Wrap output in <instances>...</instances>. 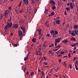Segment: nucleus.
<instances>
[{"mask_svg":"<svg viewBox=\"0 0 78 78\" xmlns=\"http://www.w3.org/2000/svg\"><path fill=\"white\" fill-rule=\"evenodd\" d=\"M23 2L25 5H28V3H29L28 0H23Z\"/></svg>","mask_w":78,"mask_h":78,"instance_id":"nucleus-6","label":"nucleus"},{"mask_svg":"<svg viewBox=\"0 0 78 78\" xmlns=\"http://www.w3.org/2000/svg\"><path fill=\"white\" fill-rule=\"evenodd\" d=\"M60 51L59 50L57 52L56 54H58V53H59V52Z\"/></svg>","mask_w":78,"mask_h":78,"instance_id":"nucleus-60","label":"nucleus"},{"mask_svg":"<svg viewBox=\"0 0 78 78\" xmlns=\"http://www.w3.org/2000/svg\"><path fill=\"white\" fill-rule=\"evenodd\" d=\"M69 24H68L66 26V28H69Z\"/></svg>","mask_w":78,"mask_h":78,"instance_id":"nucleus-55","label":"nucleus"},{"mask_svg":"<svg viewBox=\"0 0 78 78\" xmlns=\"http://www.w3.org/2000/svg\"><path fill=\"white\" fill-rule=\"evenodd\" d=\"M59 69V68L58 67L56 69H55V72H57V70H58Z\"/></svg>","mask_w":78,"mask_h":78,"instance_id":"nucleus-32","label":"nucleus"},{"mask_svg":"<svg viewBox=\"0 0 78 78\" xmlns=\"http://www.w3.org/2000/svg\"><path fill=\"white\" fill-rule=\"evenodd\" d=\"M20 23H23V20H21Z\"/></svg>","mask_w":78,"mask_h":78,"instance_id":"nucleus-38","label":"nucleus"},{"mask_svg":"<svg viewBox=\"0 0 78 78\" xmlns=\"http://www.w3.org/2000/svg\"><path fill=\"white\" fill-rule=\"evenodd\" d=\"M37 31H38L39 33V35H41V33L42 32V30H41V29H38L36 31V32H37Z\"/></svg>","mask_w":78,"mask_h":78,"instance_id":"nucleus-7","label":"nucleus"},{"mask_svg":"<svg viewBox=\"0 0 78 78\" xmlns=\"http://www.w3.org/2000/svg\"><path fill=\"white\" fill-rule=\"evenodd\" d=\"M20 28H21V30H23V34H24V33H25V28L24 27L22 26Z\"/></svg>","mask_w":78,"mask_h":78,"instance_id":"nucleus-4","label":"nucleus"},{"mask_svg":"<svg viewBox=\"0 0 78 78\" xmlns=\"http://www.w3.org/2000/svg\"><path fill=\"white\" fill-rule=\"evenodd\" d=\"M18 33H19L18 34L19 36H22V35L23 34H22V32L21 31L19 30V31Z\"/></svg>","mask_w":78,"mask_h":78,"instance_id":"nucleus-11","label":"nucleus"},{"mask_svg":"<svg viewBox=\"0 0 78 78\" xmlns=\"http://www.w3.org/2000/svg\"><path fill=\"white\" fill-rule=\"evenodd\" d=\"M28 59V57L27 56H26V57L25 58H24V61H27V59Z\"/></svg>","mask_w":78,"mask_h":78,"instance_id":"nucleus-24","label":"nucleus"},{"mask_svg":"<svg viewBox=\"0 0 78 78\" xmlns=\"http://www.w3.org/2000/svg\"><path fill=\"white\" fill-rule=\"evenodd\" d=\"M68 57L69 58H70L71 57V55H70V53H69L68 54Z\"/></svg>","mask_w":78,"mask_h":78,"instance_id":"nucleus-41","label":"nucleus"},{"mask_svg":"<svg viewBox=\"0 0 78 78\" xmlns=\"http://www.w3.org/2000/svg\"><path fill=\"white\" fill-rule=\"evenodd\" d=\"M18 25L17 24H13L12 25V28L13 29L15 28V29H18Z\"/></svg>","mask_w":78,"mask_h":78,"instance_id":"nucleus-3","label":"nucleus"},{"mask_svg":"<svg viewBox=\"0 0 78 78\" xmlns=\"http://www.w3.org/2000/svg\"><path fill=\"white\" fill-rule=\"evenodd\" d=\"M66 9L67 11H69V9H70V8L69 7H67L66 8Z\"/></svg>","mask_w":78,"mask_h":78,"instance_id":"nucleus-31","label":"nucleus"},{"mask_svg":"<svg viewBox=\"0 0 78 78\" xmlns=\"http://www.w3.org/2000/svg\"><path fill=\"white\" fill-rule=\"evenodd\" d=\"M70 40L72 41H76V38H74L73 37H72L70 38Z\"/></svg>","mask_w":78,"mask_h":78,"instance_id":"nucleus-13","label":"nucleus"},{"mask_svg":"<svg viewBox=\"0 0 78 78\" xmlns=\"http://www.w3.org/2000/svg\"><path fill=\"white\" fill-rule=\"evenodd\" d=\"M71 46H72V47H75V46H76V45H73V44H71Z\"/></svg>","mask_w":78,"mask_h":78,"instance_id":"nucleus-48","label":"nucleus"},{"mask_svg":"<svg viewBox=\"0 0 78 78\" xmlns=\"http://www.w3.org/2000/svg\"><path fill=\"white\" fill-rule=\"evenodd\" d=\"M55 22L56 24H57V25H59L61 23V21L59 20H56Z\"/></svg>","mask_w":78,"mask_h":78,"instance_id":"nucleus-8","label":"nucleus"},{"mask_svg":"<svg viewBox=\"0 0 78 78\" xmlns=\"http://www.w3.org/2000/svg\"><path fill=\"white\" fill-rule=\"evenodd\" d=\"M36 12H37V9H36L34 10V14H36Z\"/></svg>","mask_w":78,"mask_h":78,"instance_id":"nucleus-37","label":"nucleus"},{"mask_svg":"<svg viewBox=\"0 0 78 78\" xmlns=\"http://www.w3.org/2000/svg\"><path fill=\"white\" fill-rule=\"evenodd\" d=\"M9 9H12V8L11 7H9Z\"/></svg>","mask_w":78,"mask_h":78,"instance_id":"nucleus-64","label":"nucleus"},{"mask_svg":"<svg viewBox=\"0 0 78 78\" xmlns=\"http://www.w3.org/2000/svg\"><path fill=\"white\" fill-rule=\"evenodd\" d=\"M15 11V12H16V13H18L19 12L17 10H16Z\"/></svg>","mask_w":78,"mask_h":78,"instance_id":"nucleus-50","label":"nucleus"},{"mask_svg":"<svg viewBox=\"0 0 78 78\" xmlns=\"http://www.w3.org/2000/svg\"><path fill=\"white\" fill-rule=\"evenodd\" d=\"M47 68V66H44L43 67V68Z\"/></svg>","mask_w":78,"mask_h":78,"instance_id":"nucleus-63","label":"nucleus"},{"mask_svg":"<svg viewBox=\"0 0 78 78\" xmlns=\"http://www.w3.org/2000/svg\"><path fill=\"white\" fill-rule=\"evenodd\" d=\"M52 37H55L56 36V34L55 33H53V34Z\"/></svg>","mask_w":78,"mask_h":78,"instance_id":"nucleus-30","label":"nucleus"},{"mask_svg":"<svg viewBox=\"0 0 78 78\" xmlns=\"http://www.w3.org/2000/svg\"><path fill=\"white\" fill-rule=\"evenodd\" d=\"M43 46H44V49H45V47H46V46L45 45V44H44L43 45Z\"/></svg>","mask_w":78,"mask_h":78,"instance_id":"nucleus-42","label":"nucleus"},{"mask_svg":"<svg viewBox=\"0 0 78 78\" xmlns=\"http://www.w3.org/2000/svg\"><path fill=\"white\" fill-rule=\"evenodd\" d=\"M31 9L30 7H27V10L28 12H30L31 10Z\"/></svg>","mask_w":78,"mask_h":78,"instance_id":"nucleus-16","label":"nucleus"},{"mask_svg":"<svg viewBox=\"0 0 78 78\" xmlns=\"http://www.w3.org/2000/svg\"><path fill=\"white\" fill-rule=\"evenodd\" d=\"M62 43L64 44H66V43H68L69 42V41H67V40H65V41H62Z\"/></svg>","mask_w":78,"mask_h":78,"instance_id":"nucleus-12","label":"nucleus"},{"mask_svg":"<svg viewBox=\"0 0 78 78\" xmlns=\"http://www.w3.org/2000/svg\"><path fill=\"white\" fill-rule=\"evenodd\" d=\"M31 2H32V4H34V3H35V1H34L33 0H31Z\"/></svg>","mask_w":78,"mask_h":78,"instance_id":"nucleus-28","label":"nucleus"},{"mask_svg":"<svg viewBox=\"0 0 78 78\" xmlns=\"http://www.w3.org/2000/svg\"><path fill=\"white\" fill-rule=\"evenodd\" d=\"M12 45H13V46H14V47H17V46H18V45H17V44H14V43H12Z\"/></svg>","mask_w":78,"mask_h":78,"instance_id":"nucleus-25","label":"nucleus"},{"mask_svg":"<svg viewBox=\"0 0 78 78\" xmlns=\"http://www.w3.org/2000/svg\"><path fill=\"white\" fill-rule=\"evenodd\" d=\"M68 57V56H64L63 58H67Z\"/></svg>","mask_w":78,"mask_h":78,"instance_id":"nucleus-62","label":"nucleus"},{"mask_svg":"<svg viewBox=\"0 0 78 78\" xmlns=\"http://www.w3.org/2000/svg\"><path fill=\"white\" fill-rule=\"evenodd\" d=\"M64 14L65 15H67V11L66 10H65L64 12Z\"/></svg>","mask_w":78,"mask_h":78,"instance_id":"nucleus-40","label":"nucleus"},{"mask_svg":"<svg viewBox=\"0 0 78 78\" xmlns=\"http://www.w3.org/2000/svg\"><path fill=\"white\" fill-rule=\"evenodd\" d=\"M53 24L54 25H56V23L54 21V22H53Z\"/></svg>","mask_w":78,"mask_h":78,"instance_id":"nucleus-57","label":"nucleus"},{"mask_svg":"<svg viewBox=\"0 0 78 78\" xmlns=\"http://www.w3.org/2000/svg\"><path fill=\"white\" fill-rule=\"evenodd\" d=\"M22 1H21L20 2V4H19V5H18V6H19V7H20V5H21V4H22Z\"/></svg>","mask_w":78,"mask_h":78,"instance_id":"nucleus-33","label":"nucleus"},{"mask_svg":"<svg viewBox=\"0 0 78 78\" xmlns=\"http://www.w3.org/2000/svg\"><path fill=\"white\" fill-rule=\"evenodd\" d=\"M10 36H13V33H12L10 34Z\"/></svg>","mask_w":78,"mask_h":78,"instance_id":"nucleus-53","label":"nucleus"},{"mask_svg":"<svg viewBox=\"0 0 78 78\" xmlns=\"http://www.w3.org/2000/svg\"><path fill=\"white\" fill-rule=\"evenodd\" d=\"M28 74H29V73H28V72L27 71L26 73L27 75H28Z\"/></svg>","mask_w":78,"mask_h":78,"instance_id":"nucleus-58","label":"nucleus"},{"mask_svg":"<svg viewBox=\"0 0 78 78\" xmlns=\"http://www.w3.org/2000/svg\"><path fill=\"white\" fill-rule=\"evenodd\" d=\"M50 4H51L52 3V5H55V2L53 0H51L50 1Z\"/></svg>","mask_w":78,"mask_h":78,"instance_id":"nucleus-10","label":"nucleus"},{"mask_svg":"<svg viewBox=\"0 0 78 78\" xmlns=\"http://www.w3.org/2000/svg\"><path fill=\"white\" fill-rule=\"evenodd\" d=\"M50 34H47V36L48 37H50Z\"/></svg>","mask_w":78,"mask_h":78,"instance_id":"nucleus-34","label":"nucleus"},{"mask_svg":"<svg viewBox=\"0 0 78 78\" xmlns=\"http://www.w3.org/2000/svg\"><path fill=\"white\" fill-rule=\"evenodd\" d=\"M32 41L33 42H36V39L35 38H33L32 39Z\"/></svg>","mask_w":78,"mask_h":78,"instance_id":"nucleus-20","label":"nucleus"},{"mask_svg":"<svg viewBox=\"0 0 78 78\" xmlns=\"http://www.w3.org/2000/svg\"><path fill=\"white\" fill-rule=\"evenodd\" d=\"M78 61L77 60H76V62H75V64H77L78 65Z\"/></svg>","mask_w":78,"mask_h":78,"instance_id":"nucleus-39","label":"nucleus"},{"mask_svg":"<svg viewBox=\"0 0 78 78\" xmlns=\"http://www.w3.org/2000/svg\"><path fill=\"white\" fill-rule=\"evenodd\" d=\"M55 42H57V43L58 42H60V40H59V38L58 37V38L55 39Z\"/></svg>","mask_w":78,"mask_h":78,"instance_id":"nucleus-9","label":"nucleus"},{"mask_svg":"<svg viewBox=\"0 0 78 78\" xmlns=\"http://www.w3.org/2000/svg\"><path fill=\"white\" fill-rule=\"evenodd\" d=\"M70 34H71V35L73 36H76V34H75V32H72V33H70Z\"/></svg>","mask_w":78,"mask_h":78,"instance_id":"nucleus-17","label":"nucleus"},{"mask_svg":"<svg viewBox=\"0 0 78 78\" xmlns=\"http://www.w3.org/2000/svg\"><path fill=\"white\" fill-rule=\"evenodd\" d=\"M74 32L76 34L78 35V31L77 30H74Z\"/></svg>","mask_w":78,"mask_h":78,"instance_id":"nucleus-18","label":"nucleus"},{"mask_svg":"<svg viewBox=\"0 0 78 78\" xmlns=\"http://www.w3.org/2000/svg\"><path fill=\"white\" fill-rule=\"evenodd\" d=\"M11 17H10V20L8 19L7 20V25L5 26L4 27V30L5 31V34H6V33H8V30H9L8 28H11L12 26V22L11 21Z\"/></svg>","mask_w":78,"mask_h":78,"instance_id":"nucleus-1","label":"nucleus"},{"mask_svg":"<svg viewBox=\"0 0 78 78\" xmlns=\"http://www.w3.org/2000/svg\"><path fill=\"white\" fill-rule=\"evenodd\" d=\"M73 28H74L75 29H78V25H74V26Z\"/></svg>","mask_w":78,"mask_h":78,"instance_id":"nucleus-15","label":"nucleus"},{"mask_svg":"<svg viewBox=\"0 0 78 78\" xmlns=\"http://www.w3.org/2000/svg\"><path fill=\"white\" fill-rule=\"evenodd\" d=\"M58 50H59V49H55V50H53V51H58Z\"/></svg>","mask_w":78,"mask_h":78,"instance_id":"nucleus-36","label":"nucleus"},{"mask_svg":"<svg viewBox=\"0 0 78 78\" xmlns=\"http://www.w3.org/2000/svg\"><path fill=\"white\" fill-rule=\"evenodd\" d=\"M23 11V9H21L20 11V13H22V12Z\"/></svg>","mask_w":78,"mask_h":78,"instance_id":"nucleus-29","label":"nucleus"},{"mask_svg":"<svg viewBox=\"0 0 78 78\" xmlns=\"http://www.w3.org/2000/svg\"><path fill=\"white\" fill-rule=\"evenodd\" d=\"M73 5H74V3L71 2L70 4V6L71 9H73Z\"/></svg>","mask_w":78,"mask_h":78,"instance_id":"nucleus-5","label":"nucleus"},{"mask_svg":"<svg viewBox=\"0 0 78 78\" xmlns=\"http://www.w3.org/2000/svg\"><path fill=\"white\" fill-rule=\"evenodd\" d=\"M22 36H20V39L21 40V41H22Z\"/></svg>","mask_w":78,"mask_h":78,"instance_id":"nucleus-51","label":"nucleus"},{"mask_svg":"<svg viewBox=\"0 0 78 78\" xmlns=\"http://www.w3.org/2000/svg\"><path fill=\"white\" fill-rule=\"evenodd\" d=\"M48 12V9H45V11L44 12V13L45 14H47V13Z\"/></svg>","mask_w":78,"mask_h":78,"instance_id":"nucleus-19","label":"nucleus"},{"mask_svg":"<svg viewBox=\"0 0 78 78\" xmlns=\"http://www.w3.org/2000/svg\"><path fill=\"white\" fill-rule=\"evenodd\" d=\"M55 46H56V45H57V44H58V43L55 42Z\"/></svg>","mask_w":78,"mask_h":78,"instance_id":"nucleus-47","label":"nucleus"},{"mask_svg":"<svg viewBox=\"0 0 78 78\" xmlns=\"http://www.w3.org/2000/svg\"><path fill=\"white\" fill-rule=\"evenodd\" d=\"M67 5L68 6H69L70 5V3H68L67 4Z\"/></svg>","mask_w":78,"mask_h":78,"instance_id":"nucleus-54","label":"nucleus"},{"mask_svg":"<svg viewBox=\"0 0 78 78\" xmlns=\"http://www.w3.org/2000/svg\"><path fill=\"white\" fill-rule=\"evenodd\" d=\"M61 4V3H60V2H59V1H58V5H60Z\"/></svg>","mask_w":78,"mask_h":78,"instance_id":"nucleus-45","label":"nucleus"},{"mask_svg":"<svg viewBox=\"0 0 78 78\" xmlns=\"http://www.w3.org/2000/svg\"><path fill=\"white\" fill-rule=\"evenodd\" d=\"M41 73H42V75L43 76L44 75V71H42L41 72Z\"/></svg>","mask_w":78,"mask_h":78,"instance_id":"nucleus-46","label":"nucleus"},{"mask_svg":"<svg viewBox=\"0 0 78 78\" xmlns=\"http://www.w3.org/2000/svg\"><path fill=\"white\" fill-rule=\"evenodd\" d=\"M54 32H55V31H53V30H51L50 31L51 34L52 35L54 33Z\"/></svg>","mask_w":78,"mask_h":78,"instance_id":"nucleus-23","label":"nucleus"},{"mask_svg":"<svg viewBox=\"0 0 78 78\" xmlns=\"http://www.w3.org/2000/svg\"><path fill=\"white\" fill-rule=\"evenodd\" d=\"M55 15V12H52L49 15V16H54Z\"/></svg>","mask_w":78,"mask_h":78,"instance_id":"nucleus-14","label":"nucleus"},{"mask_svg":"<svg viewBox=\"0 0 78 78\" xmlns=\"http://www.w3.org/2000/svg\"><path fill=\"white\" fill-rule=\"evenodd\" d=\"M8 1V0H4V1L3 2V3L4 2H7Z\"/></svg>","mask_w":78,"mask_h":78,"instance_id":"nucleus-59","label":"nucleus"},{"mask_svg":"<svg viewBox=\"0 0 78 78\" xmlns=\"http://www.w3.org/2000/svg\"><path fill=\"white\" fill-rule=\"evenodd\" d=\"M44 64L45 65H47V62H44Z\"/></svg>","mask_w":78,"mask_h":78,"instance_id":"nucleus-49","label":"nucleus"},{"mask_svg":"<svg viewBox=\"0 0 78 78\" xmlns=\"http://www.w3.org/2000/svg\"><path fill=\"white\" fill-rule=\"evenodd\" d=\"M54 33L56 35H58V32L56 30L54 31Z\"/></svg>","mask_w":78,"mask_h":78,"instance_id":"nucleus-21","label":"nucleus"},{"mask_svg":"<svg viewBox=\"0 0 78 78\" xmlns=\"http://www.w3.org/2000/svg\"><path fill=\"white\" fill-rule=\"evenodd\" d=\"M75 66L76 68V70H78V67L76 66V63H75Z\"/></svg>","mask_w":78,"mask_h":78,"instance_id":"nucleus-22","label":"nucleus"},{"mask_svg":"<svg viewBox=\"0 0 78 78\" xmlns=\"http://www.w3.org/2000/svg\"><path fill=\"white\" fill-rule=\"evenodd\" d=\"M77 58H78L76 57H75L74 58V59H73V61H75V59H77Z\"/></svg>","mask_w":78,"mask_h":78,"instance_id":"nucleus-43","label":"nucleus"},{"mask_svg":"<svg viewBox=\"0 0 78 78\" xmlns=\"http://www.w3.org/2000/svg\"><path fill=\"white\" fill-rule=\"evenodd\" d=\"M55 48H60V45L57 46H55Z\"/></svg>","mask_w":78,"mask_h":78,"instance_id":"nucleus-35","label":"nucleus"},{"mask_svg":"<svg viewBox=\"0 0 78 78\" xmlns=\"http://www.w3.org/2000/svg\"><path fill=\"white\" fill-rule=\"evenodd\" d=\"M9 10H8L5 11V13L3 15V16H5V17H8V14H9Z\"/></svg>","mask_w":78,"mask_h":78,"instance_id":"nucleus-2","label":"nucleus"},{"mask_svg":"<svg viewBox=\"0 0 78 78\" xmlns=\"http://www.w3.org/2000/svg\"><path fill=\"white\" fill-rule=\"evenodd\" d=\"M69 33H72V31L70 30H69Z\"/></svg>","mask_w":78,"mask_h":78,"instance_id":"nucleus-52","label":"nucleus"},{"mask_svg":"<svg viewBox=\"0 0 78 78\" xmlns=\"http://www.w3.org/2000/svg\"><path fill=\"white\" fill-rule=\"evenodd\" d=\"M61 54H62H62H64V51H62L61 52Z\"/></svg>","mask_w":78,"mask_h":78,"instance_id":"nucleus-56","label":"nucleus"},{"mask_svg":"<svg viewBox=\"0 0 78 78\" xmlns=\"http://www.w3.org/2000/svg\"><path fill=\"white\" fill-rule=\"evenodd\" d=\"M52 9L53 10H54V9H56V7H55V6L54 5L52 7Z\"/></svg>","mask_w":78,"mask_h":78,"instance_id":"nucleus-27","label":"nucleus"},{"mask_svg":"<svg viewBox=\"0 0 78 78\" xmlns=\"http://www.w3.org/2000/svg\"><path fill=\"white\" fill-rule=\"evenodd\" d=\"M70 69H72V64H71L70 65Z\"/></svg>","mask_w":78,"mask_h":78,"instance_id":"nucleus-44","label":"nucleus"},{"mask_svg":"<svg viewBox=\"0 0 78 78\" xmlns=\"http://www.w3.org/2000/svg\"><path fill=\"white\" fill-rule=\"evenodd\" d=\"M34 72H31L30 74V75L31 76H33V75H34Z\"/></svg>","mask_w":78,"mask_h":78,"instance_id":"nucleus-26","label":"nucleus"},{"mask_svg":"<svg viewBox=\"0 0 78 78\" xmlns=\"http://www.w3.org/2000/svg\"><path fill=\"white\" fill-rule=\"evenodd\" d=\"M76 47H74L73 49V50H76Z\"/></svg>","mask_w":78,"mask_h":78,"instance_id":"nucleus-61","label":"nucleus"}]
</instances>
